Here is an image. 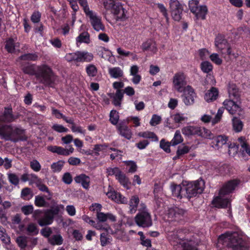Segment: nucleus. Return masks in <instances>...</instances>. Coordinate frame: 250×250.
Wrapping results in <instances>:
<instances>
[{
    "label": "nucleus",
    "instance_id": "1",
    "mask_svg": "<svg viewBox=\"0 0 250 250\" xmlns=\"http://www.w3.org/2000/svg\"><path fill=\"white\" fill-rule=\"evenodd\" d=\"M21 69L24 74L35 76L36 81L47 85V65H36L29 62H22Z\"/></svg>",
    "mask_w": 250,
    "mask_h": 250
},
{
    "label": "nucleus",
    "instance_id": "2",
    "mask_svg": "<svg viewBox=\"0 0 250 250\" xmlns=\"http://www.w3.org/2000/svg\"><path fill=\"white\" fill-rule=\"evenodd\" d=\"M218 242L233 250H243L245 244L242 237L236 231H228L221 234L218 238Z\"/></svg>",
    "mask_w": 250,
    "mask_h": 250
},
{
    "label": "nucleus",
    "instance_id": "3",
    "mask_svg": "<svg viewBox=\"0 0 250 250\" xmlns=\"http://www.w3.org/2000/svg\"><path fill=\"white\" fill-rule=\"evenodd\" d=\"M223 104L230 114H237L238 116V117H233L232 120L233 128L236 132L241 131L243 129V124L240 118L244 117V111L233 100H226L224 102Z\"/></svg>",
    "mask_w": 250,
    "mask_h": 250
},
{
    "label": "nucleus",
    "instance_id": "4",
    "mask_svg": "<svg viewBox=\"0 0 250 250\" xmlns=\"http://www.w3.org/2000/svg\"><path fill=\"white\" fill-rule=\"evenodd\" d=\"M0 137L5 140L17 142L19 141H25L27 137L25 135V130L21 127H13L10 125H6Z\"/></svg>",
    "mask_w": 250,
    "mask_h": 250
},
{
    "label": "nucleus",
    "instance_id": "5",
    "mask_svg": "<svg viewBox=\"0 0 250 250\" xmlns=\"http://www.w3.org/2000/svg\"><path fill=\"white\" fill-rule=\"evenodd\" d=\"M51 196L48 190V225L51 224L54 219H59L64 209L63 205L59 204L57 201L51 199Z\"/></svg>",
    "mask_w": 250,
    "mask_h": 250
},
{
    "label": "nucleus",
    "instance_id": "6",
    "mask_svg": "<svg viewBox=\"0 0 250 250\" xmlns=\"http://www.w3.org/2000/svg\"><path fill=\"white\" fill-rule=\"evenodd\" d=\"M185 198L189 200L191 198L201 194L205 188V182L202 179L194 181L189 182L184 185Z\"/></svg>",
    "mask_w": 250,
    "mask_h": 250
},
{
    "label": "nucleus",
    "instance_id": "7",
    "mask_svg": "<svg viewBox=\"0 0 250 250\" xmlns=\"http://www.w3.org/2000/svg\"><path fill=\"white\" fill-rule=\"evenodd\" d=\"M104 5L106 10H110L111 13L116 16L117 21H124L126 19L125 10L117 0H105Z\"/></svg>",
    "mask_w": 250,
    "mask_h": 250
},
{
    "label": "nucleus",
    "instance_id": "8",
    "mask_svg": "<svg viewBox=\"0 0 250 250\" xmlns=\"http://www.w3.org/2000/svg\"><path fill=\"white\" fill-rule=\"evenodd\" d=\"M142 209H139L134 217V221L139 227L148 228L152 225L151 216L146 208L144 204H141Z\"/></svg>",
    "mask_w": 250,
    "mask_h": 250
},
{
    "label": "nucleus",
    "instance_id": "9",
    "mask_svg": "<svg viewBox=\"0 0 250 250\" xmlns=\"http://www.w3.org/2000/svg\"><path fill=\"white\" fill-rule=\"evenodd\" d=\"M65 60L69 62H74L76 64L78 62H90L93 59L92 53L85 51H77L75 52L67 53Z\"/></svg>",
    "mask_w": 250,
    "mask_h": 250
},
{
    "label": "nucleus",
    "instance_id": "10",
    "mask_svg": "<svg viewBox=\"0 0 250 250\" xmlns=\"http://www.w3.org/2000/svg\"><path fill=\"white\" fill-rule=\"evenodd\" d=\"M83 11L86 16L89 17L91 24L94 30L97 31L104 30V25L102 23L101 18L90 10L89 6L84 8Z\"/></svg>",
    "mask_w": 250,
    "mask_h": 250
},
{
    "label": "nucleus",
    "instance_id": "11",
    "mask_svg": "<svg viewBox=\"0 0 250 250\" xmlns=\"http://www.w3.org/2000/svg\"><path fill=\"white\" fill-rule=\"evenodd\" d=\"M169 11L172 19L179 21L182 18L184 10L183 6L178 0H170L169 2Z\"/></svg>",
    "mask_w": 250,
    "mask_h": 250
},
{
    "label": "nucleus",
    "instance_id": "12",
    "mask_svg": "<svg viewBox=\"0 0 250 250\" xmlns=\"http://www.w3.org/2000/svg\"><path fill=\"white\" fill-rule=\"evenodd\" d=\"M63 239L57 228L48 227V242L53 246L61 245L63 243Z\"/></svg>",
    "mask_w": 250,
    "mask_h": 250
},
{
    "label": "nucleus",
    "instance_id": "13",
    "mask_svg": "<svg viewBox=\"0 0 250 250\" xmlns=\"http://www.w3.org/2000/svg\"><path fill=\"white\" fill-rule=\"evenodd\" d=\"M129 122V117H128L126 119L121 121L116 126L119 134L127 140L131 139L132 136L131 130L128 126Z\"/></svg>",
    "mask_w": 250,
    "mask_h": 250
},
{
    "label": "nucleus",
    "instance_id": "14",
    "mask_svg": "<svg viewBox=\"0 0 250 250\" xmlns=\"http://www.w3.org/2000/svg\"><path fill=\"white\" fill-rule=\"evenodd\" d=\"M186 74L183 72H178L174 74L173 77V85L178 92H182L183 89L186 87Z\"/></svg>",
    "mask_w": 250,
    "mask_h": 250
},
{
    "label": "nucleus",
    "instance_id": "15",
    "mask_svg": "<svg viewBox=\"0 0 250 250\" xmlns=\"http://www.w3.org/2000/svg\"><path fill=\"white\" fill-rule=\"evenodd\" d=\"M183 94L182 95L183 101L186 105H191L195 102V99L197 97L194 89L190 85H187L183 89Z\"/></svg>",
    "mask_w": 250,
    "mask_h": 250
},
{
    "label": "nucleus",
    "instance_id": "16",
    "mask_svg": "<svg viewBox=\"0 0 250 250\" xmlns=\"http://www.w3.org/2000/svg\"><path fill=\"white\" fill-rule=\"evenodd\" d=\"M240 183V180L237 179L230 180L226 182L219 191L220 196H225L233 192Z\"/></svg>",
    "mask_w": 250,
    "mask_h": 250
},
{
    "label": "nucleus",
    "instance_id": "17",
    "mask_svg": "<svg viewBox=\"0 0 250 250\" xmlns=\"http://www.w3.org/2000/svg\"><path fill=\"white\" fill-rule=\"evenodd\" d=\"M171 245L175 250H198L195 246L191 244L190 242H185L178 238L172 241Z\"/></svg>",
    "mask_w": 250,
    "mask_h": 250
},
{
    "label": "nucleus",
    "instance_id": "18",
    "mask_svg": "<svg viewBox=\"0 0 250 250\" xmlns=\"http://www.w3.org/2000/svg\"><path fill=\"white\" fill-rule=\"evenodd\" d=\"M185 213V210L178 207H174L168 209L167 217L171 221H176L183 217Z\"/></svg>",
    "mask_w": 250,
    "mask_h": 250
},
{
    "label": "nucleus",
    "instance_id": "19",
    "mask_svg": "<svg viewBox=\"0 0 250 250\" xmlns=\"http://www.w3.org/2000/svg\"><path fill=\"white\" fill-rule=\"evenodd\" d=\"M3 120L8 123H11L18 119L20 117V114L18 113L16 115L13 114V110L11 105L4 107V111L2 115Z\"/></svg>",
    "mask_w": 250,
    "mask_h": 250
},
{
    "label": "nucleus",
    "instance_id": "20",
    "mask_svg": "<svg viewBox=\"0 0 250 250\" xmlns=\"http://www.w3.org/2000/svg\"><path fill=\"white\" fill-rule=\"evenodd\" d=\"M69 3L71 8L73 10V13L72 14L73 18L75 19L76 13L79 10V7L78 4V2L80 5L83 7V10L88 6L87 0H66Z\"/></svg>",
    "mask_w": 250,
    "mask_h": 250
},
{
    "label": "nucleus",
    "instance_id": "21",
    "mask_svg": "<svg viewBox=\"0 0 250 250\" xmlns=\"http://www.w3.org/2000/svg\"><path fill=\"white\" fill-rule=\"evenodd\" d=\"M33 217L38 219V224L41 226H46L47 225V209L44 210L43 212L41 210H36L33 213Z\"/></svg>",
    "mask_w": 250,
    "mask_h": 250
},
{
    "label": "nucleus",
    "instance_id": "22",
    "mask_svg": "<svg viewBox=\"0 0 250 250\" xmlns=\"http://www.w3.org/2000/svg\"><path fill=\"white\" fill-rule=\"evenodd\" d=\"M76 183L81 184L82 186L85 189H87L89 188L90 178L85 174H81L74 178Z\"/></svg>",
    "mask_w": 250,
    "mask_h": 250
},
{
    "label": "nucleus",
    "instance_id": "23",
    "mask_svg": "<svg viewBox=\"0 0 250 250\" xmlns=\"http://www.w3.org/2000/svg\"><path fill=\"white\" fill-rule=\"evenodd\" d=\"M171 190L173 197L179 199L185 198V194L183 192L185 190L184 185L182 187L180 185L173 184L171 185Z\"/></svg>",
    "mask_w": 250,
    "mask_h": 250
},
{
    "label": "nucleus",
    "instance_id": "24",
    "mask_svg": "<svg viewBox=\"0 0 250 250\" xmlns=\"http://www.w3.org/2000/svg\"><path fill=\"white\" fill-rule=\"evenodd\" d=\"M224 196H220V193L219 196L216 197L213 200L212 202L215 206L218 208H227L230 205V201L228 198H223Z\"/></svg>",
    "mask_w": 250,
    "mask_h": 250
},
{
    "label": "nucleus",
    "instance_id": "25",
    "mask_svg": "<svg viewBox=\"0 0 250 250\" xmlns=\"http://www.w3.org/2000/svg\"><path fill=\"white\" fill-rule=\"evenodd\" d=\"M108 95L113 99V104L116 106H120L121 104V102L124 97V92L123 90L121 89L117 90L115 94L114 93H108Z\"/></svg>",
    "mask_w": 250,
    "mask_h": 250
},
{
    "label": "nucleus",
    "instance_id": "26",
    "mask_svg": "<svg viewBox=\"0 0 250 250\" xmlns=\"http://www.w3.org/2000/svg\"><path fill=\"white\" fill-rule=\"evenodd\" d=\"M141 48L144 51H150L155 53L157 51L155 42L151 39L147 40L141 45Z\"/></svg>",
    "mask_w": 250,
    "mask_h": 250
},
{
    "label": "nucleus",
    "instance_id": "27",
    "mask_svg": "<svg viewBox=\"0 0 250 250\" xmlns=\"http://www.w3.org/2000/svg\"><path fill=\"white\" fill-rule=\"evenodd\" d=\"M200 131V127L197 126H187L184 127L182 129V133L187 136L197 135Z\"/></svg>",
    "mask_w": 250,
    "mask_h": 250
},
{
    "label": "nucleus",
    "instance_id": "28",
    "mask_svg": "<svg viewBox=\"0 0 250 250\" xmlns=\"http://www.w3.org/2000/svg\"><path fill=\"white\" fill-rule=\"evenodd\" d=\"M218 93V90L216 88L212 87L206 93L204 99L208 103L214 101L217 99Z\"/></svg>",
    "mask_w": 250,
    "mask_h": 250
},
{
    "label": "nucleus",
    "instance_id": "29",
    "mask_svg": "<svg viewBox=\"0 0 250 250\" xmlns=\"http://www.w3.org/2000/svg\"><path fill=\"white\" fill-rule=\"evenodd\" d=\"M139 201L140 200L137 195L131 196L129 201V210L128 212L130 214H134L136 212Z\"/></svg>",
    "mask_w": 250,
    "mask_h": 250
},
{
    "label": "nucleus",
    "instance_id": "30",
    "mask_svg": "<svg viewBox=\"0 0 250 250\" xmlns=\"http://www.w3.org/2000/svg\"><path fill=\"white\" fill-rule=\"evenodd\" d=\"M228 92L229 97H233L234 99L238 100L240 98V92L236 85L233 83H229L228 84Z\"/></svg>",
    "mask_w": 250,
    "mask_h": 250
},
{
    "label": "nucleus",
    "instance_id": "31",
    "mask_svg": "<svg viewBox=\"0 0 250 250\" xmlns=\"http://www.w3.org/2000/svg\"><path fill=\"white\" fill-rule=\"evenodd\" d=\"M17 44H19V42H16L15 40L10 37L6 39L5 44V49L9 53H14L15 52V48L17 46Z\"/></svg>",
    "mask_w": 250,
    "mask_h": 250
},
{
    "label": "nucleus",
    "instance_id": "32",
    "mask_svg": "<svg viewBox=\"0 0 250 250\" xmlns=\"http://www.w3.org/2000/svg\"><path fill=\"white\" fill-rule=\"evenodd\" d=\"M97 217L100 222H104L107 219L112 222H115L116 220V216L110 213H104L103 212H97Z\"/></svg>",
    "mask_w": 250,
    "mask_h": 250
},
{
    "label": "nucleus",
    "instance_id": "33",
    "mask_svg": "<svg viewBox=\"0 0 250 250\" xmlns=\"http://www.w3.org/2000/svg\"><path fill=\"white\" fill-rule=\"evenodd\" d=\"M117 176L116 179L119 181L120 183L126 189H129L131 187V182L125 175L121 172Z\"/></svg>",
    "mask_w": 250,
    "mask_h": 250
},
{
    "label": "nucleus",
    "instance_id": "34",
    "mask_svg": "<svg viewBox=\"0 0 250 250\" xmlns=\"http://www.w3.org/2000/svg\"><path fill=\"white\" fill-rule=\"evenodd\" d=\"M59 82L58 77L52 69L48 67V86L54 87Z\"/></svg>",
    "mask_w": 250,
    "mask_h": 250
},
{
    "label": "nucleus",
    "instance_id": "35",
    "mask_svg": "<svg viewBox=\"0 0 250 250\" xmlns=\"http://www.w3.org/2000/svg\"><path fill=\"white\" fill-rule=\"evenodd\" d=\"M195 12H192L196 16L197 19L205 20L208 12V8L206 6H200Z\"/></svg>",
    "mask_w": 250,
    "mask_h": 250
},
{
    "label": "nucleus",
    "instance_id": "36",
    "mask_svg": "<svg viewBox=\"0 0 250 250\" xmlns=\"http://www.w3.org/2000/svg\"><path fill=\"white\" fill-rule=\"evenodd\" d=\"M108 73L111 78L118 79L124 76L123 71L119 67L109 68Z\"/></svg>",
    "mask_w": 250,
    "mask_h": 250
},
{
    "label": "nucleus",
    "instance_id": "37",
    "mask_svg": "<svg viewBox=\"0 0 250 250\" xmlns=\"http://www.w3.org/2000/svg\"><path fill=\"white\" fill-rule=\"evenodd\" d=\"M212 143L218 147H222L228 141V137L225 135H218L214 137Z\"/></svg>",
    "mask_w": 250,
    "mask_h": 250
},
{
    "label": "nucleus",
    "instance_id": "38",
    "mask_svg": "<svg viewBox=\"0 0 250 250\" xmlns=\"http://www.w3.org/2000/svg\"><path fill=\"white\" fill-rule=\"evenodd\" d=\"M138 136L145 139H151L152 141L157 142L158 138L155 133L151 131L140 132L138 134Z\"/></svg>",
    "mask_w": 250,
    "mask_h": 250
},
{
    "label": "nucleus",
    "instance_id": "39",
    "mask_svg": "<svg viewBox=\"0 0 250 250\" xmlns=\"http://www.w3.org/2000/svg\"><path fill=\"white\" fill-rule=\"evenodd\" d=\"M76 42L78 45V43H89L90 42V36L87 32H83L81 33L76 38Z\"/></svg>",
    "mask_w": 250,
    "mask_h": 250
},
{
    "label": "nucleus",
    "instance_id": "40",
    "mask_svg": "<svg viewBox=\"0 0 250 250\" xmlns=\"http://www.w3.org/2000/svg\"><path fill=\"white\" fill-rule=\"evenodd\" d=\"M199 136H201L203 138L208 139H213L214 135L211 132V131L205 128L200 127V131L199 133Z\"/></svg>",
    "mask_w": 250,
    "mask_h": 250
},
{
    "label": "nucleus",
    "instance_id": "41",
    "mask_svg": "<svg viewBox=\"0 0 250 250\" xmlns=\"http://www.w3.org/2000/svg\"><path fill=\"white\" fill-rule=\"evenodd\" d=\"M109 121L113 125H117L119 120L118 112L115 110H112L109 114Z\"/></svg>",
    "mask_w": 250,
    "mask_h": 250
},
{
    "label": "nucleus",
    "instance_id": "42",
    "mask_svg": "<svg viewBox=\"0 0 250 250\" xmlns=\"http://www.w3.org/2000/svg\"><path fill=\"white\" fill-rule=\"evenodd\" d=\"M16 242L21 249H24L27 245V238L25 236H20L17 238Z\"/></svg>",
    "mask_w": 250,
    "mask_h": 250
},
{
    "label": "nucleus",
    "instance_id": "43",
    "mask_svg": "<svg viewBox=\"0 0 250 250\" xmlns=\"http://www.w3.org/2000/svg\"><path fill=\"white\" fill-rule=\"evenodd\" d=\"M38 55L36 53H26L21 55L19 59L22 61H35L37 60Z\"/></svg>",
    "mask_w": 250,
    "mask_h": 250
},
{
    "label": "nucleus",
    "instance_id": "44",
    "mask_svg": "<svg viewBox=\"0 0 250 250\" xmlns=\"http://www.w3.org/2000/svg\"><path fill=\"white\" fill-rule=\"evenodd\" d=\"M183 141V139L181 136V132L179 130H176L173 138L171 141L172 146H176Z\"/></svg>",
    "mask_w": 250,
    "mask_h": 250
},
{
    "label": "nucleus",
    "instance_id": "45",
    "mask_svg": "<svg viewBox=\"0 0 250 250\" xmlns=\"http://www.w3.org/2000/svg\"><path fill=\"white\" fill-rule=\"evenodd\" d=\"M52 114L57 119H62L67 123H71V121L68 120V118L61 113L60 111L53 107L52 108Z\"/></svg>",
    "mask_w": 250,
    "mask_h": 250
},
{
    "label": "nucleus",
    "instance_id": "46",
    "mask_svg": "<svg viewBox=\"0 0 250 250\" xmlns=\"http://www.w3.org/2000/svg\"><path fill=\"white\" fill-rule=\"evenodd\" d=\"M227 43V40L225 38L224 36L218 34L215 39V45L216 47H222L225 43Z\"/></svg>",
    "mask_w": 250,
    "mask_h": 250
},
{
    "label": "nucleus",
    "instance_id": "47",
    "mask_svg": "<svg viewBox=\"0 0 250 250\" xmlns=\"http://www.w3.org/2000/svg\"><path fill=\"white\" fill-rule=\"evenodd\" d=\"M201 68L203 72L209 73L210 72L212 71L213 66L210 62L205 61L201 63Z\"/></svg>",
    "mask_w": 250,
    "mask_h": 250
},
{
    "label": "nucleus",
    "instance_id": "48",
    "mask_svg": "<svg viewBox=\"0 0 250 250\" xmlns=\"http://www.w3.org/2000/svg\"><path fill=\"white\" fill-rule=\"evenodd\" d=\"M86 72L89 77H94L97 73V69L94 64H89L86 67Z\"/></svg>",
    "mask_w": 250,
    "mask_h": 250
},
{
    "label": "nucleus",
    "instance_id": "49",
    "mask_svg": "<svg viewBox=\"0 0 250 250\" xmlns=\"http://www.w3.org/2000/svg\"><path fill=\"white\" fill-rule=\"evenodd\" d=\"M170 146H172V143L170 142H166L165 139H163L160 141V147L163 149L166 152L170 153L171 150L170 149Z\"/></svg>",
    "mask_w": 250,
    "mask_h": 250
},
{
    "label": "nucleus",
    "instance_id": "50",
    "mask_svg": "<svg viewBox=\"0 0 250 250\" xmlns=\"http://www.w3.org/2000/svg\"><path fill=\"white\" fill-rule=\"evenodd\" d=\"M110 236L107 232L102 233L100 235L101 245L102 246H105L110 243Z\"/></svg>",
    "mask_w": 250,
    "mask_h": 250
},
{
    "label": "nucleus",
    "instance_id": "51",
    "mask_svg": "<svg viewBox=\"0 0 250 250\" xmlns=\"http://www.w3.org/2000/svg\"><path fill=\"white\" fill-rule=\"evenodd\" d=\"M8 179L9 182L14 186H17L19 184V178L15 173H8Z\"/></svg>",
    "mask_w": 250,
    "mask_h": 250
},
{
    "label": "nucleus",
    "instance_id": "52",
    "mask_svg": "<svg viewBox=\"0 0 250 250\" xmlns=\"http://www.w3.org/2000/svg\"><path fill=\"white\" fill-rule=\"evenodd\" d=\"M190 149V147L185 146L184 145H182V146H179L178 147V149L176 151L178 153V155L182 156L183 155L188 153L189 152Z\"/></svg>",
    "mask_w": 250,
    "mask_h": 250
},
{
    "label": "nucleus",
    "instance_id": "53",
    "mask_svg": "<svg viewBox=\"0 0 250 250\" xmlns=\"http://www.w3.org/2000/svg\"><path fill=\"white\" fill-rule=\"evenodd\" d=\"M68 120L69 121H71V123H69V124H71L72 125L71 127V130L73 132H79V133H80L81 134H84L85 133V130H83L81 126H76L74 122V120L73 119H71V118H70V119H68Z\"/></svg>",
    "mask_w": 250,
    "mask_h": 250
},
{
    "label": "nucleus",
    "instance_id": "54",
    "mask_svg": "<svg viewBox=\"0 0 250 250\" xmlns=\"http://www.w3.org/2000/svg\"><path fill=\"white\" fill-rule=\"evenodd\" d=\"M64 163L62 161H59L56 163H54L51 166L53 171L54 172H60L63 166Z\"/></svg>",
    "mask_w": 250,
    "mask_h": 250
},
{
    "label": "nucleus",
    "instance_id": "55",
    "mask_svg": "<svg viewBox=\"0 0 250 250\" xmlns=\"http://www.w3.org/2000/svg\"><path fill=\"white\" fill-rule=\"evenodd\" d=\"M48 150L53 153H57L59 155H63V148L61 146H48Z\"/></svg>",
    "mask_w": 250,
    "mask_h": 250
},
{
    "label": "nucleus",
    "instance_id": "56",
    "mask_svg": "<svg viewBox=\"0 0 250 250\" xmlns=\"http://www.w3.org/2000/svg\"><path fill=\"white\" fill-rule=\"evenodd\" d=\"M126 166L129 167L128 172L129 173H134L137 171V166L135 162L132 161H128L125 162Z\"/></svg>",
    "mask_w": 250,
    "mask_h": 250
},
{
    "label": "nucleus",
    "instance_id": "57",
    "mask_svg": "<svg viewBox=\"0 0 250 250\" xmlns=\"http://www.w3.org/2000/svg\"><path fill=\"white\" fill-rule=\"evenodd\" d=\"M156 5L157 6L158 8L159 9L160 12L162 14V15L166 18V21H168V15L167 13V8L165 7L164 5L162 3H157Z\"/></svg>",
    "mask_w": 250,
    "mask_h": 250
},
{
    "label": "nucleus",
    "instance_id": "58",
    "mask_svg": "<svg viewBox=\"0 0 250 250\" xmlns=\"http://www.w3.org/2000/svg\"><path fill=\"white\" fill-rule=\"evenodd\" d=\"M21 212L25 215L32 214L34 211V208L32 205L23 206L21 208Z\"/></svg>",
    "mask_w": 250,
    "mask_h": 250
},
{
    "label": "nucleus",
    "instance_id": "59",
    "mask_svg": "<svg viewBox=\"0 0 250 250\" xmlns=\"http://www.w3.org/2000/svg\"><path fill=\"white\" fill-rule=\"evenodd\" d=\"M27 231L30 235H36L38 233V229L35 224H29L27 227Z\"/></svg>",
    "mask_w": 250,
    "mask_h": 250
},
{
    "label": "nucleus",
    "instance_id": "60",
    "mask_svg": "<svg viewBox=\"0 0 250 250\" xmlns=\"http://www.w3.org/2000/svg\"><path fill=\"white\" fill-rule=\"evenodd\" d=\"M35 204L37 207H44L45 206L46 202L42 196L37 195L35 196Z\"/></svg>",
    "mask_w": 250,
    "mask_h": 250
},
{
    "label": "nucleus",
    "instance_id": "61",
    "mask_svg": "<svg viewBox=\"0 0 250 250\" xmlns=\"http://www.w3.org/2000/svg\"><path fill=\"white\" fill-rule=\"evenodd\" d=\"M173 120L176 123H181L184 121L187 118L184 116L183 114L177 113L171 116Z\"/></svg>",
    "mask_w": 250,
    "mask_h": 250
},
{
    "label": "nucleus",
    "instance_id": "62",
    "mask_svg": "<svg viewBox=\"0 0 250 250\" xmlns=\"http://www.w3.org/2000/svg\"><path fill=\"white\" fill-rule=\"evenodd\" d=\"M198 4L199 1L198 0H191L189 1V8L192 13L195 12L196 10H197V8L199 7Z\"/></svg>",
    "mask_w": 250,
    "mask_h": 250
},
{
    "label": "nucleus",
    "instance_id": "63",
    "mask_svg": "<svg viewBox=\"0 0 250 250\" xmlns=\"http://www.w3.org/2000/svg\"><path fill=\"white\" fill-rule=\"evenodd\" d=\"M52 128L53 129V130L59 133L67 132L68 131V128L64 127L62 125L58 124L54 125Z\"/></svg>",
    "mask_w": 250,
    "mask_h": 250
},
{
    "label": "nucleus",
    "instance_id": "64",
    "mask_svg": "<svg viewBox=\"0 0 250 250\" xmlns=\"http://www.w3.org/2000/svg\"><path fill=\"white\" fill-rule=\"evenodd\" d=\"M30 167L36 172L39 171L41 170V165L37 160H34L30 162Z\"/></svg>",
    "mask_w": 250,
    "mask_h": 250
}]
</instances>
